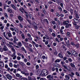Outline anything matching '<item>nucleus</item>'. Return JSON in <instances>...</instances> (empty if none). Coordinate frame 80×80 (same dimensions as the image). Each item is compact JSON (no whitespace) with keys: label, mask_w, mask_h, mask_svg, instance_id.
I'll list each match as a JSON object with an SVG mask.
<instances>
[{"label":"nucleus","mask_w":80,"mask_h":80,"mask_svg":"<svg viewBox=\"0 0 80 80\" xmlns=\"http://www.w3.org/2000/svg\"><path fill=\"white\" fill-rule=\"evenodd\" d=\"M43 72H44V76H47V75H48V72L46 70L43 69Z\"/></svg>","instance_id":"nucleus-5"},{"label":"nucleus","mask_w":80,"mask_h":80,"mask_svg":"<svg viewBox=\"0 0 80 80\" xmlns=\"http://www.w3.org/2000/svg\"><path fill=\"white\" fill-rule=\"evenodd\" d=\"M11 49L12 52H15V49H14V48L13 47H12Z\"/></svg>","instance_id":"nucleus-33"},{"label":"nucleus","mask_w":80,"mask_h":80,"mask_svg":"<svg viewBox=\"0 0 80 80\" xmlns=\"http://www.w3.org/2000/svg\"><path fill=\"white\" fill-rule=\"evenodd\" d=\"M6 76L7 78L8 79H12V76L9 74H8L7 75H6Z\"/></svg>","instance_id":"nucleus-9"},{"label":"nucleus","mask_w":80,"mask_h":80,"mask_svg":"<svg viewBox=\"0 0 80 80\" xmlns=\"http://www.w3.org/2000/svg\"><path fill=\"white\" fill-rule=\"evenodd\" d=\"M28 48L29 51L31 52H32V53L33 52V50L32 48H31L29 47H28Z\"/></svg>","instance_id":"nucleus-16"},{"label":"nucleus","mask_w":80,"mask_h":80,"mask_svg":"<svg viewBox=\"0 0 80 80\" xmlns=\"http://www.w3.org/2000/svg\"><path fill=\"white\" fill-rule=\"evenodd\" d=\"M21 37L22 39H25V35L23 34V33H22L21 34Z\"/></svg>","instance_id":"nucleus-27"},{"label":"nucleus","mask_w":80,"mask_h":80,"mask_svg":"<svg viewBox=\"0 0 80 80\" xmlns=\"http://www.w3.org/2000/svg\"><path fill=\"white\" fill-rule=\"evenodd\" d=\"M77 22H72V23H73V25H74L75 26H76V25H77Z\"/></svg>","instance_id":"nucleus-44"},{"label":"nucleus","mask_w":80,"mask_h":80,"mask_svg":"<svg viewBox=\"0 0 80 80\" xmlns=\"http://www.w3.org/2000/svg\"><path fill=\"white\" fill-rule=\"evenodd\" d=\"M62 67H64V68L65 69H67V70H68V68H67V66L66 65H62Z\"/></svg>","instance_id":"nucleus-24"},{"label":"nucleus","mask_w":80,"mask_h":80,"mask_svg":"<svg viewBox=\"0 0 80 80\" xmlns=\"http://www.w3.org/2000/svg\"><path fill=\"white\" fill-rule=\"evenodd\" d=\"M48 30L50 32H53V31H52V28H49Z\"/></svg>","instance_id":"nucleus-40"},{"label":"nucleus","mask_w":80,"mask_h":80,"mask_svg":"<svg viewBox=\"0 0 80 80\" xmlns=\"http://www.w3.org/2000/svg\"><path fill=\"white\" fill-rule=\"evenodd\" d=\"M54 20L55 21H56V22L58 21V18H54Z\"/></svg>","instance_id":"nucleus-64"},{"label":"nucleus","mask_w":80,"mask_h":80,"mask_svg":"<svg viewBox=\"0 0 80 80\" xmlns=\"http://www.w3.org/2000/svg\"><path fill=\"white\" fill-rule=\"evenodd\" d=\"M67 35L68 36V37H70V32H67Z\"/></svg>","instance_id":"nucleus-55"},{"label":"nucleus","mask_w":80,"mask_h":80,"mask_svg":"<svg viewBox=\"0 0 80 80\" xmlns=\"http://www.w3.org/2000/svg\"><path fill=\"white\" fill-rule=\"evenodd\" d=\"M63 11L64 13H68V11L65 9L63 10Z\"/></svg>","instance_id":"nucleus-48"},{"label":"nucleus","mask_w":80,"mask_h":80,"mask_svg":"<svg viewBox=\"0 0 80 80\" xmlns=\"http://www.w3.org/2000/svg\"><path fill=\"white\" fill-rule=\"evenodd\" d=\"M42 72V71L41 70H40L39 71H38V75H39V76H40V75H41V73Z\"/></svg>","instance_id":"nucleus-20"},{"label":"nucleus","mask_w":80,"mask_h":80,"mask_svg":"<svg viewBox=\"0 0 80 80\" xmlns=\"http://www.w3.org/2000/svg\"><path fill=\"white\" fill-rule=\"evenodd\" d=\"M55 40L56 42H58V43H60V41H59V40H58V38H55Z\"/></svg>","instance_id":"nucleus-39"},{"label":"nucleus","mask_w":80,"mask_h":80,"mask_svg":"<svg viewBox=\"0 0 80 80\" xmlns=\"http://www.w3.org/2000/svg\"><path fill=\"white\" fill-rule=\"evenodd\" d=\"M75 75H76L77 76H78V77H80V74L77 72H76Z\"/></svg>","instance_id":"nucleus-32"},{"label":"nucleus","mask_w":80,"mask_h":80,"mask_svg":"<svg viewBox=\"0 0 80 80\" xmlns=\"http://www.w3.org/2000/svg\"><path fill=\"white\" fill-rule=\"evenodd\" d=\"M18 46H19V47H21L22 45V43H21V42H18Z\"/></svg>","instance_id":"nucleus-38"},{"label":"nucleus","mask_w":80,"mask_h":80,"mask_svg":"<svg viewBox=\"0 0 80 80\" xmlns=\"http://www.w3.org/2000/svg\"><path fill=\"white\" fill-rule=\"evenodd\" d=\"M29 73H24V75H26V76H28V75H29Z\"/></svg>","instance_id":"nucleus-49"},{"label":"nucleus","mask_w":80,"mask_h":80,"mask_svg":"<svg viewBox=\"0 0 80 80\" xmlns=\"http://www.w3.org/2000/svg\"><path fill=\"white\" fill-rule=\"evenodd\" d=\"M8 12L9 13H12V12H13V11H12V10L11 9L9 8L8 9Z\"/></svg>","instance_id":"nucleus-13"},{"label":"nucleus","mask_w":80,"mask_h":80,"mask_svg":"<svg viewBox=\"0 0 80 80\" xmlns=\"http://www.w3.org/2000/svg\"><path fill=\"white\" fill-rule=\"evenodd\" d=\"M0 66L1 67L3 68L4 67V64L3 63V62L2 61H0Z\"/></svg>","instance_id":"nucleus-8"},{"label":"nucleus","mask_w":80,"mask_h":80,"mask_svg":"<svg viewBox=\"0 0 80 80\" xmlns=\"http://www.w3.org/2000/svg\"><path fill=\"white\" fill-rule=\"evenodd\" d=\"M24 62H27V61L28 60H27V59L26 58H25L24 60Z\"/></svg>","instance_id":"nucleus-60"},{"label":"nucleus","mask_w":80,"mask_h":80,"mask_svg":"<svg viewBox=\"0 0 80 80\" xmlns=\"http://www.w3.org/2000/svg\"><path fill=\"white\" fill-rule=\"evenodd\" d=\"M26 13V20L29 23L30 25L31 24H32V23H31V22L30 21V20L28 19V12H27V13Z\"/></svg>","instance_id":"nucleus-3"},{"label":"nucleus","mask_w":80,"mask_h":80,"mask_svg":"<svg viewBox=\"0 0 80 80\" xmlns=\"http://www.w3.org/2000/svg\"><path fill=\"white\" fill-rule=\"evenodd\" d=\"M73 20L74 21V22H76V23H80V19H78L76 18H74Z\"/></svg>","instance_id":"nucleus-6"},{"label":"nucleus","mask_w":80,"mask_h":80,"mask_svg":"<svg viewBox=\"0 0 80 80\" xmlns=\"http://www.w3.org/2000/svg\"><path fill=\"white\" fill-rule=\"evenodd\" d=\"M45 76V74L44 73V72H43V70L42 71V72H41V75H40V76L41 77H43Z\"/></svg>","instance_id":"nucleus-18"},{"label":"nucleus","mask_w":80,"mask_h":80,"mask_svg":"<svg viewBox=\"0 0 80 80\" xmlns=\"http://www.w3.org/2000/svg\"><path fill=\"white\" fill-rule=\"evenodd\" d=\"M75 16L76 18L78 19V18H79V16H78V14H76Z\"/></svg>","instance_id":"nucleus-41"},{"label":"nucleus","mask_w":80,"mask_h":80,"mask_svg":"<svg viewBox=\"0 0 80 80\" xmlns=\"http://www.w3.org/2000/svg\"><path fill=\"white\" fill-rule=\"evenodd\" d=\"M11 7H12V8H13L14 10H17L16 7H15V6L13 5V4H11Z\"/></svg>","instance_id":"nucleus-17"},{"label":"nucleus","mask_w":80,"mask_h":80,"mask_svg":"<svg viewBox=\"0 0 80 80\" xmlns=\"http://www.w3.org/2000/svg\"><path fill=\"white\" fill-rule=\"evenodd\" d=\"M68 23H69V22H68V21H64L63 22V24L64 25H67Z\"/></svg>","instance_id":"nucleus-23"},{"label":"nucleus","mask_w":80,"mask_h":80,"mask_svg":"<svg viewBox=\"0 0 80 80\" xmlns=\"http://www.w3.org/2000/svg\"><path fill=\"white\" fill-rule=\"evenodd\" d=\"M8 37H12V34L11 33H8Z\"/></svg>","instance_id":"nucleus-35"},{"label":"nucleus","mask_w":80,"mask_h":80,"mask_svg":"<svg viewBox=\"0 0 80 80\" xmlns=\"http://www.w3.org/2000/svg\"><path fill=\"white\" fill-rule=\"evenodd\" d=\"M60 33L61 34V35H63V30H62V29H60Z\"/></svg>","instance_id":"nucleus-37"},{"label":"nucleus","mask_w":80,"mask_h":80,"mask_svg":"<svg viewBox=\"0 0 80 80\" xmlns=\"http://www.w3.org/2000/svg\"><path fill=\"white\" fill-rule=\"evenodd\" d=\"M5 16L6 17V18H8V15H7V14L6 13H5L4 14Z\"/></svg>","instance_id":"nucleus-63"},{"label":"nucleus","mask_w":80,"mask_h":80,"mask_svg":"<svg viewBox=\"0 0 80 80\" xmlns=\"http://www.w3.org/2000/svg\"><path fill=\"white\" fill-rule=\"evenodd\" d=\"M60 62V59H58L55 61V63H57L59 62Z\"/></svg>","instance_id":"nucleus-29"},{"label":"nucleus","mask_w":80,"mask_h":80,"mask_svg":"<svg viewBox=\"0 0 80 80\" xmlns=\"http://www.w3.org/2000/svg\"><path fill=\"white\" fill-rule=\"evenodd\" d=\"M3 51H4L3 48H0V52H3Z\"/></svg>","instance_id":"nucleus-51"},{"label":"nucleus","mask_w":80,"mask_h":80,"mask_svg":"<svg viewBox=\"0 0 80 80\" xmlns=\"http://www.w3.org/2000/svg\"><path fill=\"white\" fill-rule=\"evenodd\" d=\"M44 20L45 22H46L47 23L48 25L49 24V22H48V21L47 20V19H44Z\"/></svg>","instance_id":"nucleus-28"},{"label":"nucleus","mask_w":80,"mask_h":80,"mask_svg":"<svg viewBox=\"0 0 80 80\" xmlns=\"http://www.w3.org/2000/svg\"><path fill=\"white\" fill-rule=\"evenodd\" d=\"M36 68L37 70H38V68H39V66L38 65H36Z\"/></svg>","instance_id":"nucleus-43"},{"label":"nucleus","mask_w":80,"mask_h":80,"mask_svg":"<svg viewBox=\"0 0 80 80\" xmlns=\"http://www.w3.org/2000/svg\"><path fill=\"white\" fill-rule=\"evenodd\" d=\"M57 54H58V53H57V51H56L54 52V55H57Z\"/></svg>","instance_id":"nucleus-57"},{"label":"nucleus","mask_w":80,"mask_h":80,"mask_svg":"<svg viewBox=\"0 0 80 80\" xmlns=\"http://www.w3.org/2000/svg\"><path fill=\"white\" fill-rule=\"evenodd\" d=\"M2 43H5V39L3 38L2 39Z\"/></svg>","instance_id":"nucleus-56"},{"label":"nucleus","mask_w":80,"mask_h":80,"mask_svg":"<svg viewBox=\"0 0 80 80\" xmlns=\"http://www.w3.org/2000/svg\"><path fill=\"white\" fill-rule=\"evenodd\" d=\"M16 77H19L20 76V74L18 73H17L16 74Z\"/></svg>","instance_id":"nucleus-58"},{"label":"nucleus","mask_w":80,"mask_h":80,"mask_svg":"<svg viewBox=\"0 0 80 80\" xmlns=\"http://www.w3.org/2000/svg\"><path fill=\"white\" fill-rule=\"evenodd\" d=\"M53 76H52L50 75H48L47 77V78H49L48 80H53Z\"/></svg>","instance_id":"nucleus-4"},{"label":"nucleus","mask_w":80,"mask_h":80,"mask_svg":"<svg viewBox=\"0 0 80 80\" xmlns=\"http://www.w3.org/2000/svg\"><path fill=\"white\" fill-rule=\"evenodd\" d=\"M32 25H33V27L35 30H37V29H38V26H37V25L36 23L34 22H32Z\"/></svg>","instance_id":"nucleus-1"},{"label":"nucleus","mask_w":80,"mask_h":80,"mask_svg":"<svg viewBox=\"0 0 80 80\" xmlns=\"http://www.w3.org/2000/svg\"><path fill=\"white\" fill-rule=\"evenodd\" d=\"M52 36L53 37H56V34H55V33H52Z\"/></svg>","instance_id":"nucleus-59"},{"label":"nucleus","mask_w":80,"mask_h":80,"mask_svg":"<svg viewBox=\"0 0 80 80\" xmlns=\"http://www.w3.org/2000/svg\"><path fill=\"white\" fill-rule=\"evenodd\" d=\"M56 16H57L58 17H59L60 16V15L59 14V13L58 12L56 13Z\"/></svg>","instance_id":"nucleus-45"},{"label":"nucleus","mask_w":80,"mask_h":80,"mask_svg":"<svg viewBox=\"0 0 80 80\" xmlns=\"http://www.w3.org/2000/svg\"><path fill=\"white\" fill-rule=\"evenodd\" d=\"M72 53V55H73V56L75 57H78V53L77 52L75 51L74 50H72L71 51Z\"/></svg>","instance_id":"nucleus-2"},{"label":"nucleus","mask_w":80,"mask_h":80,"mask_svg":"<svg viewBox=\"0 0 80 80\" xmlns=\"http://www.w3.org/2000/svg\"><path fill=\"white\" fill-rule=\"evenodd\" d=\"M69 10L71 15H73V9L70 8L69 9Z\"/></svg>","instance_id":"nucleus-14"},{"label":"nucleus","mask_w":80,"mask_h":80,"mask_svg":"<svg viewBox=\"0 0 80 80\" xmlns=\"http://www.w3.org/2000/svg\"><path fill=\"white\" fill-rule=\"evenodd\" d=\"M24 45L26 47H27V46H28V45H27V43L24 42Z\"/></svg>","instance_id":"nucleus-50"},{"label":"nucleus","mask_w":80,"mask_h":80,"mask_svg":"<svg viewBox=\"0 0 80 80\" xmlns=\"http://www.w3.org/2000/svg\"><path fill=\"white\" fill-rule=\"evenodd\" d=\"M58 64L55 63L54 64V66L55 67H58V68H60V66H58Z\"/></svg>","instance_id":"nucleus-22"},{"label":"nucleus","mask_w":80,"mask_h":80,"mask_svg":"<svg viewBox=\"0 0 80 80\" xmlns=\"http://www.w3.org/2000/svg\"><path fill=\"white\" fill-rule=\"evenodd\" d=\"M51 22L52 24H53V25L55 24L56 23L55 21H51Z\"/></svg>","instance_id":"nucleus-46"},{"label":"nucleus","mask_w":80,"mask_h":80,"mask_svg":"<svg viewBox=\"0 0 80 80\" xmlns=\"http://www.w3.org/2000/svg\"><path fill=\"white\" fill-rule=\"evenodd\" d=\"M18 18L19 20H20V21H21L22 22V21L23 20V18L22 16H19L18 17Z\"/></svg>","instance_id":"nucleus-10"},{"label":"nucleus","mask_w":80,"mask_h":80,"mask_svg":"<svg viewBox=\"0 0 80 80\" xmlns=\"http://www.w3.org/2000/svg\"><path fill=\"white\" fill-rule=\"evenodd\" d=\"M52 72H54V71H55V67H53L52 69Z\"/></svg>","instance_id":"nucleus-53"},{"label":"nucleus","mask_w":80,"mask_h":80,"mask_svg":"<svg viewBox=\"0 0 80 80\" xmlns=\"http://www.w3.org/2000/svg\"><path fill=\"white\" fill-rule=\"evenodd\" d=\"M57 22H58V25H60V21L58 20Z\"/></svg>","instance_id":"nucleus-62"},{"label":"nucleus","mask_w":80,"mask_h":80,"mask_svg":"<svg viewBox=\"0 0 80 80\" xmlns=\"http://www.w3.org/2000/svg\"><path fill=\"white\" fill-rule=\"evenodd\" d=\"M76 47L77 48H78L79 47H80V46H79V44H77L76 45Z\"/></svg>","instance_id":"nucleus-52"},{"label":"nucleus","mask_w":80,"mask_h":80,"mask_svg":"<svg viewBox=\"0 0 80 80\" xmlns=\"http://www.w3.org/2000/svg\"><path fill=\"white\" fill-rule=\"evenodd\" d=\"M69 27H72V24H68L65 25L66 28H69Z\"/></svg>","instance_id":"nucleus-15"},{"label":"nucleus","mask_w":80,"mask_h":80,"mask_svg":"<svg viewBox=\"0 0 80 80\" xmlns=\"http://www.w3.org/2000/svg\"><path fill=\"white\" fill-rule=\"evenodd\" d=\"M42 12H43V13H44V14H45V13H47V12H46V11H45V9H44V8H43Z\"/></svg>","instance_id":"nucleus-31"},{"label":"nucleus","mask_w":80,"mask_h":80,"mask_svg":"<svg viewBox=\"0 0 80 80\" xmlns=\"http://www.w3.org/2000/svg\"><path fill=\"white\" fill-rule=\"evenodd\" d=\"M71 74H68L71 77H73V75H75V73L72 72H71Z\"/></svg>","instance_id":"nucleus-11"},{"label":"nucleus","mask_w":80,"mask_h":80,"mask_svg":"<svg viewBox=\"0 0 80 80\" xmlns=\"http://www.w3.org/2000/svg\"><path fill=\"white\" fill-rule=\"evenodd\" d=\"M70 66L71 67H73V68H74V67H75V65L74 64H73L72 63H70Z\"/></svg>","instance_id":"nucleus-25"},{"label":"nucleus","mask_w":80,"mask_h":80,"mask_svg":"<svg viewBox=\"0 0 80 80\" xmlns=\"http://www.w3.org/2000/svg\"><path fill=\"white\" fill-rule=\"evenodd\" d=\"M21 80H27V78H22L21 79Z\"/></svg>","instance_id":"nucleus-47"},{"label":"nucleus","mask_w":80,"mask_h":80,"mask_svg":"<svg viewBox=\"0 0 80 80\" xmlns=\"http://www.w3.org/2000/svg\"><path fill=\"white\" fill-rule=\"evenodd\" d=\"M9 66L10 67H13V64H12V62H10L9 63Z\"/></svg>","instance_id":"nucleus-34"},{"label":"nucleus","mask_w":80,"mask_h":80,"mask_svg":"<svg viewBox=\"0 0 80 80\" xmlns=\"http://www.w3.org/2000/svg\"><path fill=\"white\" fill-rule=\"evenodd\" d=\"M65 78L67 80H68L69 79H70V77L68 76V75H66L65 76Z\"/></svg>","instance_id":"nucleus-26"},{"label":"nucleus","mask_w":80,"mask_h":80,"mask_svg":"<svg viewBox=\"0 0 80 80\" xmlns=\"http://www.w3.org/2000/svg\"><path fill=\"white\" fill-rule=\"evenodd\" d=\"M13 39L14 40H16V41H18V39L17 38L16 36H14Z\"/></svg>","instance_id":"nucleus-30"},{"label":"nucleus","mask_w":80,"mask_h":80,"mask_svg":"<svg viewBox=\"0 0 80 80\" xmlns=\"http://www.w3.org/2000/svg\"><path fill=\"white\" fill-rule=\"evenodd\" d=\"M19 63L20 64V65H21L22 67H24L25 66V64L24 62H19Z\"/></svg>","instance_id":"nucleus-21"},{"label":"nucleus","mask_w":80,"mask_h":80,"mask_svg":"<svg viewBox=\"0 0 80 80\" xmlns=\"http://www.w3.org/2000/svg\"><path fill=\"white\" fill-rule=\"evenodd\" d=\"M58 56L59 57L61 58H63V55H62V54H61V53H59L58 54Z\"/></svg>","instance_id":"nucleus-12"},{"label":"nucleus","mask_w":80,"mask_h":80,"mask_svg":"<svg viewBox=\"0 0 80 80\" xmlns=\"http://www.w3.org/2000/svg\"><path fill=\"white\" fill-rule=\"evenodd\" d=\"M3 50L4 52H7V51H8V48H7V46H4L3 47Z\"/></svg>","instance_id":"nucleus-7"},{"label":"nucleus","mask_w":80,"mask_h":80,"mask_svg":"<svg viewBox=\"0 0 80 80\" xmlns=\"http://www.w3.org/2000/svg\"><path fill=\"white\" fill-rule=\"evenodd\" d=\"M68 61L70 62H72V59L71 58H69L68 59Z\"/></svg>","instance_id":"nucleus-42"},{"label":"nucleus","mask_w":80,"mask_h":80,"mask_svg":"<svg viewBox=\"0 0 80 80\" xmlns=\"http://www.w3.org/2000/svg\"><path fill=\"white\" fill-rule=\"evenodd\" d=\"M75 28L76 30H78L80 28V26L77 25L75 26Z\"/></svg>","instance_id":"nucleus-19"},{"label":"nucleus","mask_w":80,"mask_h":80,"mask_svg":"<svg viewBox=\"0 0 80 80\" xmlns=\"http://www.w3.org/2000/svg\"><path fill=\"white\" fill-rule=\"evenodd\" d=\"M8 67V65L6 64L5 65V68H7Z\"/></svg>","instance_id":"nucleus-54"},{"label":"nucleus","mask_w":80,"mask_h":80,"mask_svg":"<svg viewBox=\"0 0 80 80\" xmlns=\"http://www.w3.org/2000/svg\"><path fill=\"white\" fill-rule=\"evenodd\" d=\"M58 9H59V10L60 11V12H62V8H61V7H58Z\"/></svg>","instance_id":"nucleus-36"},{"label":"nucleus","mask_w":80,"mask_h":80,"mask_svg":"<svg viewBox=\"0 0 80 80\" xmlns=\"http://www.w3.org/2000/svg\"><path fill=\"white\" fill-rule=\"evenodd\" d=\"M55 70L56 72H58V68H55Z\"/></svg>","instance_id":"nucleus-61"}]
</instances>
